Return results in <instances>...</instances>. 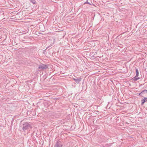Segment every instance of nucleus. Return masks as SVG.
I'll return each mask as SVG.
<instances>
[{
    "mask_svg": "<svg viewBox=\"0 0 147 147\" xmlns=\"http://www.w3.org/2000/svg\"><path fill=\"white\" fill-rule=\"evenodd\" d=\"M147 101V98H144L143 99L141 100V105H142L144 103Z\"/></svg>",
    "mask_w": 147,
    "mask_h": 147,
    "instance_id": "5",
    "label": "nucleus"
},
{
    "mask_svg": "<svg viewBox=\"0 0 147 147\" xmlns=\"http://www.w3.org/2000/svg\"><path fill=\"white\" fill-rule=\"evenodd\" d=\"M137 77L136 76L132 79V80L134 81H136L140 79V78Z\"/></svg>",
    "mask_w": 147,
    "mask_h": 147,
    "instance_id": "6",
    "label": "nucleus"
},
{
    "mask_svg": "<svg viewBox=\"0 0 147 147\" xmlns=\"http://www.w3.org/2000/svg\"><path fill=\"white\" fill-rule=\"evenodd\" d=\"M141 93H143V94H147V90H143L142 92Z\"/></svg>",
    "mask_w": 147,
    "mask_h": 147,
    "instance_id": "8",
    "label": "nucleus"
},
{
    "mask_svg": "<svg viewBox=\"0 0 147 147\" xmlns=\"http://www.w3.org/2000/svg\"><path fill=\"white\" fill-rule=\"evenodd\" d=\"M52 44H51L50 46H49V47H47V48H46V49H48V48H49V47H50L51 46H52Z\"/></svg>",
    "mask_w": 147,
    "mask_h": 147,
    "instance_id": "12",
    "label": "nucleus"
},
{
    "mask_svg": "<svg viewBox=\"0 0 147 147\" xmlns=\"http://www.w3.org/2000/svg\"><path fill=\"white\" fill-rule=\"evenodd\" d=\"M48 68V66L47 65L42 63L39 66L38 69L39 70H43L46 69Z\"/></svg>",
    "mask_w": 147,
    "mask_h": 147,
    "instance_id": "2",
    "label": "nucleus"
},
{
    "mask_svg": "<svg viewBox=\"0 0 147 147\" xmlns=\"http://www.w3.org/2000/svg\"><path fill=\"white\" fill-rule=\"evenodd\" d=\"M136 77H138L139 75V72L138 69L137 68L136 69Z\"/></svg>",
    "mask_w": 147,
    "mask_h": 147,
    "instance_id": "7",
    "label": "nucleus"
},
{
    "mask_svg": "<svg viewBox=\"0 0 147 147\" xmlns=\"http://www.w3.org/2000/svg\"><path fill=\"white\" fill-rule=\"evenodd\" d=\"M30 1L33 4H35L36 3L35 0H30Z\"/></svg>",
    "mask_w": 147,
    "mask_h": 147,
    "instance_id": "9",
    "label": "nucleus"
},
{
    "mask_svg": "<svg viewBox=\"0 0 147 147\" xmlns=\"http://www.w3.org/2000/svg\"><path fill=\"white\" fill-rule=\"evenodd\" d=\"M81 78H73V80L77 84H79L81 81Z\"/></svg>",
    "mask_w": 147,
    "mask_h": 147,
    "instance_id": "4",
    "label": "nucleus"
},
{
    "mask_svg": "<svg viewBox=\"0 0 147 147\" xmlns=\"http://www.w3.org/2000/svg\"><path fill=\"white\" fill-rule=\"evenodd\" d=\"M84 4H90L91 5H92L90 3L88 2H85L84 3Z\"/></svg>",
    "mask_w": 147,
    "mask_h": 147,
    "instance_id": "10",
    "label": "nucleus"
},
{
    "mask_svg": "<svg viewBox=\"0 0 147 147\" xmlns=\"http://www.w3.org/2000/svg\"><path fill=\"white\" fill-rule=\"evenodd\" d=\"M32 127L31 126L30 123L26 122L23 125L22 127L24 131L25 132L26 130H28L29 129H31Z\"/></svg>",
    "mask_w": 147,
    "mask_h": 147,
    "instance_id": "1",
    "label": "nucleus"
},
{
    "mask_svg": "<svg viewBox=\"0 0 147 147\" xmlns=\"http://www.w3.org/2000/svg\"><path fill=\"white\" fill-rule=\"evenodd\" d=\"M143 93H141V92L139 94V95L140 96H142V95H143Z\"/></svg>",
    "mask_w": 147,
    "mask_h": 147,
    "instance_id": "11",
    "label": "nucleus"
},
{
    "mask_svg": "<svg viewBox=\"0 0 147 147\" xmlns=\"http://www.w3.org/2000/svg\"><path fill=\"white\" fill-rule=\"evenodd\" d=\"M62 146L63 145L61 144V142L58 141L56 142L54 147H62Z\"/></svg>",
    "mask_w": 147,
    "mask_h": 147,
    "instance_id": "3",
    "label": "nucleus"
}]
</instances>
